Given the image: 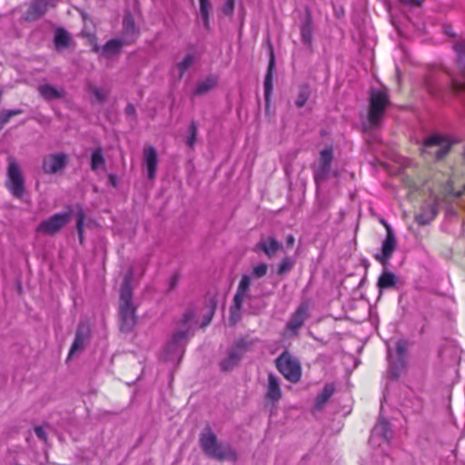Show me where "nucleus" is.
Segmentation results:
<instances>
[{
  "instance_id": "nucleus-13",
  "label": "nucleus",
  "mask_w": 465,
  "mask_h": 465,
  "mask_svg": "<svg viewBox=\"0 0 465 465\" xmlns=\"http://www.w3.org/2000/svg\"><path fill=\"white\" fill-rule=\"evenodd\" d=\"M396 237L391 227H388V233L382 242L381 253L375 254L374 258L382 265H387L396 250Z\"/></svg>"
},
{
  "instance_id": "nucleus-16",
  "label": "nucleus",
  "mask_w": 465,
  "mask_h": 465,
  "mask_svg": "<svg viewBox=\"0 0 465 465\" xmlns=\"http://www.w3.org/2000/svg\"><path fill=\"white\" fill-rule=\"evenodd\" d=\"M139 35V30L137 29L133 15L128 13L124 15L123 20V32L122 39L126 45L133 44Z\"/></svg>"
},
{
  "instance_id": "nucleus-10",
  "label": "nucleus",
  "mask_w": 465,
  "mask_h": 465,
  "mask_svg": "<svg viewBox=\"0 0 465 465\" xmlns=\"http://www.w3.org/2000/svg\"><path fill=\"white\" fill-rule=\"evenodd\" d=\"M71 216V211L54 213L38 224L36 232L45 235H54L69 223Z\"/></svg>"
},
{
  "instance_id": "nucleus-7",
  "label": "nucleus",
  "mask_w": 465,
  "mask_h": 465,
  "mask_svg": "<svg viewBox=\"0 0 465 465\" xmlns=\"http://www.w3.org/2000/svg\"><path fill=\"white\" fill-rule=\"evenodd\" d=\"M451 143L446 137L434 134L424 140L421 153L436 160L442 159L450 151Z\"/></svg>"
},
{
  "instance_id": "nucleus-49",
  "label": "nucleus",
  "mask_w": 465,
  "mask_h": 465,
  "mask_svg": "<svg viewBox=\"0 0 465 465\" xmlns=\"http://www.w3.org/2000/svg\"><path fill=\"white\" fill-rule=\"evenodd\" d=\"M127 115L134 116L135 114V107L132 104H128L125 108Z\"/></svg>"
},
{
  "instance_id": "nucleus-24",
  "label": "nucleus",
  "mask_w": 465,
  "mask_h": 465,
  "mask_svg": "<svg viewBox=\"0 0 465 465\" xmlns=\"http://www.w3.org/2000/svg\"><path fill=\"white\" fill-rule=\"evenodd\" d=\"M274 67V55L272 48L270 49V63L268 65L267 73L264 79V98L266 103H269L270 95L272 91V71Z\"/></svg>"
},
{
  "instance_id": "nucleus-30",
  "label": "nucleus",
  "mask_w": 465,
  "mask_h": 465,
  "mask_svg": "<svg viewBox=\"0 0 465 465\" xmlns=\"http://www.w3.org/2000/svg\"><path fill=\"white\" fill-rule=\"evenodd\" d=\"M216 84H217V77L213 76V75H210V76L206 77L205 79H203V81H200L197 84L193 94L195 95L203 94L209 92L210 90H212L213 88H214Z\"/></svg>"
},
{
  "instance_id": "nucleus-41",
  "label": "nucleus",
  "mask_w": 465,
  "mask_h": 465,
  "mask_svg": "<svg viewBox=\"0 0 465 465\" xmlns=\"http://www.w3.org/2000/svg\"><path fill=\"white\" fill-rule=\"evenodd\" d=\"M294 265V261L290 257H285L280 262L278 267V274L282 275L291 271Z\"/></svg>"
},
{
  "instance_id": "nucleus-37",
  "label": "nucleus",
  "mask_w": 465,
  "mask_h": 465,
  "mask_svg": "<svg viewBox=\"0 0 465 465\" xmlns=\"http://www.w3.org/2000/svg\"><path fill=\"white\" fill-rule=\"evenodd\" d=\"M85 214L83 210H79L76 213V230L79 237L80 243L84 241V224Z\"/></svg>"
},
{
  "instance_id": "nucleus-51",
  "label": "nucleus",
  "mask_w": 465,
  "mask_h": 465,
  "mask_svg": "<svg viewBox=\"0 0 465 465\" xmlns=\"http://www.w3.org/2000/svg\"><path fill=\"white\" fill-rule=\"evenodd\" d=\"M294 242H295V239H294V236L290 234L287 236L286 238V244L288 246H292L294 244Z\"/></svg>"
},
{
  "instance_id": "nucleus-27",
  "label": "nucleus",
  "mask_w": 465,
  "mask_h": 465,
  "mask_svg": "<svg viewBox=\"0 0 465 465\" xmlns=\"http://www.w3.org/2000/svg\"><path fill=\"white\" fill-rule=\"evenodd\" d=\"M39 94L45 100L60 99L64 96V91L57 89L51 84H41L38 87Z\"/></svg>"
},
{
  "instance_id": "nucleus-31",
  "label": "nucleus",
  "mask_w": 465,
  "mask_h": 465,
  "mask_svg": "<svg viewBox=\"0 0 465 465\" xmlns=\"http://www.w3.org/2000/svg\"><path fill=\"white\" fill-rule=\"evenodd\" d=\"M397 279L394 273L384 271L378 280V287L381 290L390 289L396 285Z\"/></svg>"
},
{
  "instance_id": "nucleus-11",
  "label": "nucleus",
  "mask_w": 465,
  "mask_h": 465,
  "mask_svg": "<svg viewBox=\"0 0 465 465\" xmlns=\"http://www.w3.org/2000/svg\"><path fill=\"white\" fill-rule=\"evenodd\" d=\"M333 160L332 147H326L320 153V158L317 164L313 166V177L318 185L326 181L331 173V163Z\"/></svg>"
},
{
  "instance_id": "nucleus-15",
  "label": "nucleus",
  "mask_w": 465,
  "mask_h": 465,
  "mask_svg": "<svg viewBox=\"0 0 465 465\" xmlns=\"http://www.w3.org/2000/svg\"><path fill=\"white\" fill-rule=\"evenodd\" d=\"M282 249V243L272 236H262L254 247V252H263L269 259Z\"/></svg>"
},
{
  "instance_id": "nucleus-34",
  "label": "nucleus",
  "mask_w": 465,
  "mask_h": 465,
  "mask_svg": "<svg viewBox=\"0 0 465 465\" xmlns=\"http://www.w3.org/2000/svg\"><path fill=\"white\" fill-rule=\"evenodd\" d=\"M312 31H313V28H312V21L310 18H307L303 22L302 28H301V35H302V40L303 44L311 45L312 40Z\"/></svg>"
},
{
  "instance_id": "nucleus-45",
  "label": "nucleus",
  "mask_w": 465,
  "mask_h": 465,
  "mask_svg": "<svg viewBox=\"0 0 465 465\" xmlns=\"http://www.w3.org/2000/svg\"><path fill=\"white\" fill-rule=\"evenodd\" d=\"M235 0H225L222 11L225 15H232L234 10Z\"/></svg>"
},
{
  "instance_id": "nucleus-18",
  "label": "nucleus",
  "mask_w": 465,
  "mask_h": 465,
  "mask_svg": "<svg viewBox=\"0 0 465 465\" xmlns=\"http://www.w3.org/2000/svg\"><path fill=\"white\" fill-rule=\"evenodd\" d=\"M392 437V432L389 422L381 419L372 430L370 441L374 444L377 439H381L384 442L389 443Z\"/></svg>"
},
{
  "instance_id": "nucleus-22",
  "label": "nucleus",
  "mask_w": 465,
  "mask_h": 465,
  "mask_svg": "<svg viewBox=\"0 0 465 465\" xmlns=\"http://www.w3.org/2000/svg\"><path fill=\"white\" fill-rule=\"evenodd\" d=\"M126 45L124 41L122 39H111L102 47L95 46V52H101L104 56L111 57L120 53L122 47Z\"/></svg>"
},
{
  "instance_id": "nucleus-46",
  "label": "nucleus",
  "mask_w": 465,
  "mask_h": 465,
  "mask_svg": "<svg viewBox=\"0 0 465 465\" xmlns=\"http://www.w3.org/2000/svg\"><path fill=\"white\" fill-rule=\"evenodd\" d=\"M35 430V435H36L40 440H44V441H46L47 437H46V433H45V430L44 427H42V426H36V427L35 428V430Z\"/></svg>"
},
{
  "instance_id": "nucleus-8",
  "label": "nucleus",
  "mask_w": 465,
  "mask_h": 465,
  "mask_svg": "<svg viewBox=\"0 0 465 465\" xmlns=\"http://www.w3.org/2000/svg\"><path fill=\"white\" fill-rule=\"evenodd\" d=\"M6 187L17 199H21L25 194V179L20 166L13 157L8 158Z\"/></svg>"
},
{
  "instance_id": "nucleus-35",
  "label": "nucleus",
  "mask_w": 465,
  "mask_h": 465,
  "mask_svg": "<svg viewBox=\"0 0 465 465\" xmlns=\"http://www.w3.org/2000/svg\"><path fill=\"white\" fill-rule=\"evenodd\" d=\"M311 95L310 86L307 84L301 85L299 88V93L297 98L295 100V105L298 108H302L307 102Z\"/></svg>"
},
{
  "instance_id": "nucleus-23",
  "label": "nucleus",
  "mask_w": 465,
  "mask_h": 465,
  "mask_svg": "<svg viewBox=\"0 0 465 465\" xmlns=\"http://www.w3.org/2000/svg\"><path fill=\"white\" fill-rule=\"evenodd\" d=\"M50 3L48 0H35L26 15L27 20H35L43 15L48 9Z\"/></svg>"
},
{
  "instance_id": "nucleus-33",
  "label": "nucleus",
  "mask_w": 465,
  "mask_h": 465,
  "mask_svg": "<svg viewBox=\"0 0 465 465\" xmlns=\"http://www.w3.org/2000/svg\"><path fill=\"white\" fill-rule=\"evenodd\" d=\"M200 2V16L203 21V25L206 30L210 28V10H211V3L210 0H199Z\"/></svg>"
},
{
  "instance_id": "nucleus-19",
  "label": "nucleus",
  "mask_w": 465,
  "mask_h": 465,
  "mask_svg": "<svg viewBox=\"0 0 465 465\" xmlns=\"http://www.w3.org/2000/svg\"><path fill=\"white\" fill-rule=\"evenodd\" d=\"M90 336L89 326L84 322H81L78 326L74 341L71 347L69 357H72L77 351L84 349L88 338Z\"/></svg>"
},
{
  "instance_id": "nucleus-32",
  "label": "nucleus",
  "mask_w": 465,
  "mask_h": 465,
  "mask_svg": "<svg viewBox=\"0 0 465 465\" xmlns=\"http://www.w3.org/2000/svg\"><path fill=\"white\" fill-rule=\"evenodd\" d=\"M70 36L67 32L62 28L55 31L54 45L57 50L64 49L69 45Z\"/></svg>"
},
{
  "instance_id": "nucleus-42",
  "label": "nucleus",
  "mask_w": 465,
  "mask_h": 465,
  "mask_svg": "<svg viewBox=\"0 0 465 465\" xmlns=\"http://www.w3.org/2000/svg\"><path fill=\"white\" fill-rule=\"evenodd\" d=\"M407 343L404 341H399L396 345V357L401 358V366L403 364V359L406 357Z\"/></svg>"
},
{
  "instance_id": "nucleus-5",
  "label": "nucleus",
  "mask_w": 465,
  "mask_h": 465,
  "mask_svg": "<svg viewBox=\"0 0 465 465\" xmlns=\"http://www.w3.org/2000/svg\"><path fill=\"white\" fill-rule=\"evenodd\" d=\"M370 109L368 121L371 127H376L390 104L388 91L383 88H371L369 95Z\"/></svg>"
},
{
  "instance_id": "nucleus-26",
  "label": "nucleus",
  "mask_w": 465,
  "mask_h": 465,
  "mask_svg": "<svg viewBox=\"0 0 465 465\" xmlns=\"http://www.w3.org/2000/svg\"><path fill=\"white\" fill-rule=\"evenodd\" d=\"M197 55L195 53L187 54L184 58L176 64L175 69L178 72L177 78L180 80L183 77L184 74L195 64Z\"/></svg>"
},
{
  "instance_id": "nucleus-39",
  "label": "nucleus",
  "mask_w": 465,
  "mask_h": 465,
  "mask_svg": "<svg viewBox=\"0 0 465 465\" xmlns=\"http://www.w3.org/2000/svg\"><path fill=\"white\" fill-rule=\"evenodd\" d=\"M89 92L94 96L95 100L99 103H103L107 95L108 91L104 88H99L95 85H89Z\"/></svg>"
},
{
  "instance_id": "nucleus-52",
  "label": "nucleus",
  "mask_w": 465,
  "mask_h": 465,
  "mask_svg": "<svg viewBox=\"0 0 465 465\" xmlns=\"http://www.w3.org/2000/svg\"><path fill=\"white\" fill-rule=\"evenodd\" d=\"M381 223L384 225L386 229V233H388V227H391V225L383 219L381 221Z\"/></svg>"
},
{
  "instance_id": "nucleus-17",
  "label": "nucleus",
  "mask_w": 465,
  "mask_h": 465,
  "mask_svg": "<svg viewBox=\"0 0 465 465\" xmlns=\"http://www.w3.org/2000/svg\"><path fill=\"white\" fill-rule=\"evenodd\" d=\"M437 214V201L425 203L421 205L420 212L415 215V221L420 225L429 224Z\"/></svg>"
},
{
  "instance_id": "nucleus-20",
  "label": "nucleus",
  "mask_w": 465,
  "mask_h": 465,
  "mask_svg": "<svg viewBox=\"0 0 465 465\" xmlns=\"http://www.w3.org/2000/svg\"><path fill=\"white\" fill-rule=\"evenodd\" d=\"M144 163L147 169V176L150 180L154 179L157 170V153L156 150L151 146H145L143 149Z\"/></svg>"
},
{
  "instance_id": "nucleus-3",
  "label": "nucleus",
  "mask_w": 465,
  "mask_h": 465,
  "mask_svg": "<svg viewBox=\"0 0 465 465\" xmlns=\"http://www.w3.org/2000/svg\"><path fill=\"white\" fill-rule=\"evenodd\" d=\"M200 446L207 456L215 460L231 461L237 460L235 450L228 443L218 442L215 434L210 429H206L201 434Z\"/></svg>"
},
{
  "instance_id": "nucleus-25",
  "label": "nucleus",
  "mask_w": 465,
  "mask_h": 465,
  "mask_svg": "<svg viewBox=\"0 0 465 465\" xmlns=\"http://www.w3.org/2000/svg\"><path fill=\"white\" fill-rule=\"evenodd\" d=\"M266 397L272 401H279L282 397L279 381L277 377L272 373L268 376Z\"/></svg>"
},
{
  "instance_id": "nucleus-4",
  "label": "nucleus",
  "mask_w": 465,
  "mask_h": 465,
  "mask_svg": "<svg viewBox=\"0 0 465 465\" xmlns=\"http://www.w3.org/2000/svg\"><path fill=\"white\" fill-rule=\"evenodd\" d=\"M268 271V266L265 263H260L255 265L252 268L251 275H242L236 293L233 297V304L230 309L231 318L230 321L232 323H235L240 318V311L243 301L245 298H250L248 292L251 286V279L254 278H262L263 277Z\"/></svg>"
},
{
  "instance_id": "nucleus-29",
  "label": "nucleus",
  "mask_w": 465,
  "mask_h": 465,
  "mask_svg": "<svg viewBox=\"0 0 465 465\" xmlns=\"http://www.w3.org/2000/svg\"><path fill=\"white\" fill-rule=\"evenodd\" d=\"M105 169V159L101 147L95 148L91 155V170L98 172Z\"/></svg>"
},
{
  "instance_id": "nucleus-14",
  "label": "nucleus",
  "mask_w": 465,
  "mask_h": 465,
  "mask_svg": "<svg viewBox=\"0 0 465 465\" xmlns=\"http://www.w3.org/2000/svg\"><path fill=\"white\" fill-rule=\"evenodd\" d=\"M454 51L457 54V64L464 75L463 80L452 79L451 80V89L454 92L465 91V41H458L454 45Z\"/></svg>"
},
{
  "instance_id": "nucleus-6",
  "label": "nucleus",
  "mask_w": 465,
  "mask_h": 465,
  "mask_svg": "<svg viewBox=\"0 0 465 465\" xmlns=\"http://www.w3.org/2000/svg\"><path fill=\"white\" fill-rule=\"evenodd\" d=\"M276 367L283 377L291 382H297L302 376L301 363L297 358L288 351L282 352L276 359Z\"/></svg>"
},
{
  "instance_id": "nucleus-21",
  "label": "nucleus",
  "mask_w": 465,
  "mask_h": 465,
  "mask_svg": "<svg viewBox=\"0 0 465 465\" xmlns=\"http://www.w3.org/2000/svg\"><path fill=\"white\" fill-rule=\"evenodd\" d=\"M307 317L308 306L306 304H301L288 322V330L292 332H296L302 326Z\"/></svg>"
},
{
  "instance_id": "nucleus-44",
  "label": "nucleus",
  "mask_w": 465,
  "mask_h": 465,
  "mask_svg": "<svg viewBox=\"0 0 465 465\" xmlns=\"http://www.w3.org/2000/svg\"><path fill=\"white\" fill-rule=\"evenodd\" d=\"M447 194L452 196L455 199H460L465 196V184L462 187V190H456L453 185H449L446 188Z\"/></svg>"
},
{
  "instance_id": "nucleus-2",
  "label": "nucleus",
  "mask_w": 465,
  "mask_h": 465,
  "mask_svg": "<svg viewBox=\"0 0 465 465\" xmlns=\"http://www.w3.org/2000/svg\"><path fill=\"white\" fill-rule=\"evenodd\" d=\"M134 271L130 269L124 276L120 292L119 316L122 331H132L136 322L135 307L133 304L132 280Z\"/></svg>"
},
{
  "instance_id": "nucleus-53",
  "label": "nucleus",
  "mask_w": 465,
  "mask_h": 465,
  "mask_svg": "<svg viewBox=\"0 0 465 465\" xmlns=\"http://www.w3.org/2000/svg\"><path fill=\"white\" fill-rule=\"evenodd\" d=\"M445 33H446L447 35H451V33H450V28H449V27H447V28L445 29Z\"/></svg>"
},
{
  "instance_id": "nucleus-50",
  "label": "nucleus",
  "mask_w": 465,
  "mask_h": 465,
  "mask_svg": "<svg viewBox=\"0 0 465 465\" xmlns=\"http://www.w3.org/2000/svg\"><path fill=\"white\" fill-rule=\"evenodd\" d=\"M400 2L409 5H420L421 4V0H399Z\"/></svg>"
},
{
  "instance_id": "nucleus-48",
  "label": "nucleus",
  "mask_w": 465,
  "mask_h": 465,
  "mask_svg": "<svg viewBox=\"0 0 465 465\" xmlns=\"http://www.w3.org/2000/svg\"><path fill=\"white\" fill-rule=\"evenodd\" d=\"M425 87L427 89V91L431 94L432 95H436L437 94V89L436 87L432 84V83L430 82V80L427 79L426 80V83H425Z\"/></svg>"
},
{
  "instance_id": "nucleus-38",
  "label": "nucleus",
  "mask_w": 465,
  "mask_h": 465,
  "mask_svg": "<svg viewBox=\"0 0 465 465\" xmlns=\"http://www.w3.org/2000/svg\"><path fill=\"white\" fill-rule=\"evenodd\" d=\"M334 391V389L331 385H326L322 393L317 397L316 399V404L317 406H322L330 398L331 396L332 395Z\"/></svg>"
},
{
  "instance_id": "nucleus-28",
  "label": "nucleus",
  "mask_w": 465,
  "mask_h": 465,
  "mask_svg": "<svg viewBox=\"0 0 465 465\" xmlns=\"http://www.w3.org/2000/svg\"><path fill=\"white\" fill-rule=\"evenodd\" d=\"M388 359L390 363V375L391 378H398L405 368L406 361L403 359V364L401 366V358L392 355L391 350L388 351Z\"/></svg>"
},
{
  "instance_id": "nucleus-12",
  "label": "nucleus",
  "mask_w": 465,
  "mask_h": 465,
  "mask_svg": "<svg viewBox=\"0 0 465 465\" xmlns=\"http://www.w3.org/2000/svg\"><path fill=\"white\" fill-rule=\"evenodd\" d=\"M68 155L64 153H50L43 158L42 170L45 173L54 174L67 165Z\"/></svg>"
},
{
  "instance_id": "nucleus-43",
  "label": "nucleus",
  "mask_w": 465,
  "mask_h": 465,
  "mask_svg": "<svg viewBox=\"0 0 465 465\" xmlns=\"http://www.w3.org/2000/svg\"><path fill=\"white\" fill-rule=\"evenodd\" d=\"M215 308L216 302L213 299H211L208 306L209 312L208 314L204 316V320L201 324L202 327H205L211 322Z\"/></svg>"
},
{
  "instance_id": "nucleus-40",
  "label": "nucleus",
  "mask_w": 465,
  "mask_h": 465,
  "mask_svg": "<svg viewBox=\"0 0 465 465\" xmlns=\"http://www.w3.org/2000/svg\"><path fill=\"white\" fill-rule=\"evenodd\" d=\"M188 133L189 134L187 136L186 143L190 148H193L194 143L197 139V126L194 122L191 123L189 129H188Z\"/></svg>"
},
{
  "instance_id": "nucleus-9",
  "label": "nucleus",
  "mask_w": 465,
  "mask_h": 465,
  "mask_svg": "<svg viewBox=\"0 0 465 465\" xmlns=\"http://www.w3.org/2000/svg\"><path fill=\"white\" fill-rule=\"evenodd\" d=\"M252 344V342L246 339L236 341L220 363L222 371H229L236 367L243 354L251 349Z\"/></svg>"
},
{
  "instance_id": "nucleus-1",
  "label": "nucleus",
  "mask_w": 465,
  "mask_h": 465,
  "mask_svg": "<svg viewBox=\"0 0 465 465\" xmlns=\"http://www.w3.org/2000/svg\"><path fill=\"white\" fill-rule=\"evenodd\" d=\"M196 312L194 309L187 310L182 320V330L177 331L167 343L162 357L167 361H180L186 344L189 332L195 321Z\"/></svg>"
},
{
  "instance_id": "nucleus-47",
  "label": "nucleus",
  "mask_w": 465,
  "mask_h": 465,
  "mask_svg": "<svg viewBox=\"0 0 465 465\" xmlns=\"http://www.w3.org/2000/svg\"><path fill=\"white\" fill-rule=\"evenodd\" d=\"M178 281H179V275L177 273L173 274L170 278V280H169V283H168L169 284V288H168V290L169 291L173 290L176 287V285L178 283Z\"/></svg>"
},
{
  "instance_id": "nucleus-36",
  "label": "nucleus",
  "mask_w": 465,
  "mask_h": 465,
  "mask_svg": "<svg viewBox=\"0 0 465 465\" xmlns=\"http://www.w3.org/2000/svg\"><path fill=\"white\" fill-rule=\"evenodd\" d=\"M23 113L21 109L5 110L0 112V130L3 126L9 122V120L15 115H19Z\"/></svg>"
}]
</instances>
